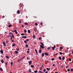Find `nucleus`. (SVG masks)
Masks as SVG:
<instances>
[{"mask_svg": "<svg viewBox=\"0 0 73 73\" xmlns=\"http://www.w3.org/2000/svg\"><path fill=\"white\" fill-rule=\"evenodd\" d=\"M13 32H15L16 34V35H17L18 33L17 32V31L16 30H15L13 31Z\"/></svg>", "mask_w": 73, "mask_h": 73, "instance_id": "f257e3e1", "label": "nucleus"}, {"mask_svg": "<svg viewBox=\"0 0 73 73\" xmlns=\"http://www.w3.org/2000/svg\"><path fill=\"white\" fill-rule=\"evenodd\" d=\"M29 65H31L32 64V61H30L29 62Z\"/></svg>", "mask_w": 73, "mask_h": 73, "instance_id": "f03ea898", "label": "nucleus"}, {"mask_svg": "<svg viewBox=\"0 0 73 73\" xmlns=\"http://www.w3.org/2000/svg\"><path fill=\"white\" fill-rule=\"evenodd\" d=\"M22 38H27V36H23L21 37Z\"/></svg>", "mask_w": 73, "mask_h": 73, "instance_id": "7ed1b4c3", "label": "nucleus"}, {"mask_svg": "<svg viewBox=\"0 0 73 73\" xmlns=\"http://www.w3.org/2000/svg\"><path fill=\"white\" fill-rule=\"evenodd\" d=\"M44 46L42 45H40V47L42 48V49H44Z\"/></svg>", "mask_w": 73, "mask_h": 73, "instance_id": "20e7f679", "label": "nucleus"}, {"mask_svg": "<svg viewBox=\"0 0 73 73\" xmlns=\"http://www.w3.org/2000/svg\"><path fill=\"white\" fill-rule=\"evenodd\" d=\"M52 50H54V49L56 48V46H54L53 47H52Z\"/></svg>", "mask_w": 73, "mask_h": 73, "instance_id": "39448f33", "label": "nucleus"}, {"mask_svg": "<svg viewBox=\"0 0 73 73\" xmlns=\"http://www.w3.org/2000/svg\"><path fill=\"white\" fill-rule=\"evenodd\" d=\"M0 52L1 53V54H3V53H4V52H3V50H1L0 51Z\"/></svg>", "mask_w": 73, "mask_h": 73, "instance_id": "423d86ee", "label": "nucleus"}, {"mask_svg": "<svg viewBox=\"0 0 73 73\" xmlns=\"http://www.w3.org/2000/svg\"><path fill=\"white\" fill-rule=\"evenodd\" d=\"M35 52H36V54L38 56V54H37V49H35Z\"/></svg>", "mask_w": 73, "mask_h": 73, "instance_id": "0eeeda50", "label": "nucleus"}, {"mask_svg": "<svg viewBox=\"0 0 73 73\" xmlns=\"http://www.w3.org/2000/svg\"><path fill=\"white\" fill-rule=\"evenodd\" d=\"M44 54H45V55H46V56H48V53L46 52H44Z\"/></svg>", "mask_w": 73, "mask_h": 73, "instance_id": "6e6552de", "label": "nucleus"}, {"mask_svg": "<svg viewBox=\"0 0 73 73\" xmlns=\"http://www.w3.org/2000/svg\"><path fill=\"white\" fill-rule=\"evenodd\" d=\"M34 30L35 32H37V29L36 28H34Z\"/></svg>", "mask_w": 73, "mask_h": 73, "instance_id": "1a4fd4ad", "label": "nucleus"}, {"mask_svg": "<svg viewBox=\"0 0 73 73\" xmlns=\"http://www.w3.org/2000/svg\"><path fill=\"white\" fill-rule=\"evenodd\" d=\"M3 45H4V46H6V44H5V42H3Z\"/></svg>", "mask_w": 73, "mask_h": 73, "instance_id": "9d476101", "label": "nucleus"}, {"mask_svg": "<svg viewBox=\"0 0 73 73\" xmlns=\"http://www.w3.org/2000/svg\"><path fill=\"white\" fill-rule=\"evenodd\" d=\"M16 50H17L18 51H19V50H20V49L19 48H16Z\"/></svg>", "mask_w": 73, "mask_h": 73, "instance_id": "9b49d317", "label": "nucleus"}, {"mask_svg": "<svg viewBox=\"0 0 73 73\" xmlns=\"http://www.w3.org/2000/svg\"><path fill=\"white\" fill-rule=\"evenodd\" d=\"M15 53L16 54H18V53H19V52L17 51H15Z\"/></svg>", "mask_w": 73, "mask_h": 73, "instance_id": "f8f14e48", "label": "nucleus"}, {"mask_svg": "<svg viewBox=\"0 0 73 73\" xmlns=\"http://www.w3.org/2000/svg\"><path fill=\"white\" fill-rule=\"evenodd\" d=\"M28 32L29 33H31V31L29 30H28Z\"/></svg>", "mask_w": 73, "mask_h": 73, "instance_id": "ddd939ff", "label": "nucleus"}, {"mask_svg": "<svg viewBox=\"0 0 73 73\" xmlns=\"http://www.w3.org/2000/svg\"><path fill=\"white\" fill-rule=\"evenodd\" d=\"M17 13L18 14H19L20 13V11H19V10H18L17 12Z\"/></svg>", "mask_w": 73, "mask_h": 73, "instance_id": "4468645a", "label": "nucleus"}, {"mask_svg": "<svg viewBox=\"0 0 73 73\" xmlns=\"http://www.w3.org/2000/svg\"><path fill=\"white\" fill-rule=\"evenodd\" d=\"M8 27H9V28H11V27H12V25H9V26H8Z\"/></svg>", "mask_w": 73, "mask_h": 73, "instance_id": "2eb2a0df", "label": "nucleus"}, {"mask_svg": "<svg viewBox=\"0 0 73 73\" xmlns=\"http://www.w3.org/2000/svg\"><path fill=\"white\" fill-rule=\"evenodd\" d=\"M46 69H47V70H48V71H49V70H50V68H46Z\"/></svg>", "mask_w": 73, "mask_h": 73, "instance_id": "dca6fc26", "label": "nucleus"}, {"mask_svg": "<svg viewBox=\"0 0 73 73\" xmlns=\"http://www.w3.org/2000/svg\"><path fill=\"white\" fill-rule=\"evenodd\" d=\"M25 25H28V23H25Z\"/></svg>", "mask_w": 73, "mask_h": 73, "instance_id": "f3484780", "label": "nucleus"}, {"mask_svg": "<svg viewBox=\"0 0 73 73\" xmlns=\"http://www.w3.org/2000/svg\"><path fill=\"white\" fill-rule=\"evenodd\" d=\"M35 35H33V38L34 39V38H35Z\"/></svg>", "mask_w": 73, "mask_h": 73, "instance_id": "a211bd4d", "label": "nucleus"}, {"mask_svg": "<svg viewBox=\"0 0 73 73\" xmlns=\"http://www.w3.org/2000/svg\"><path fill=\"white\" fill-rule=\"evenodd\" d=\"M39 52L40 53H42V51L41 50H40L39 51Z\"/></svg>", "mask_w": 73, "mask_h": 73, "instance_id": "6ab92c4d", "label": "nucleus"}, {"mask_svg": "<svg viewBox=\"0 0 73 73\" xmlns=\"http://www.w3.org/2000/svg\"><path fill=\"white\" fill-rule=\"evenodd\" d=\"M40 43L41 44V45H42L43 46H44V44H43V43H42V42H40Z\"/></svg>", "mask_w": 73, "mask_h": 73, "instance_id": "aec40b11", "label": "nucleus"}, {"mask_svg": "<svg viewBox=\"0 0 73 73\" xmlns=\"http://www.w3.org/2000/svg\"><path fill=\"white\" fill-rule=\"evenodd\" d=\"M12 36L13 38H14V35H13V33H12Z\"/></svg>", "mask_w": 73, "mask_h": 73, "instance_id": "412c9836", "label": "nucleus"}, {"mask_svg": "<svg viewBox=\"0 0 73 73\" xmlns=\"http://www.w3.org/2000/svg\"><path fill=\"white\" fill-rule=\"evenodd\" d=\"M16 45V44L14 43L12 44V46H15Z\"/></svg>", "mask_w": 73, "mask_h": 73, "instance_id": "4be33fe9", "label": "nucleus"}, {"mask_svg": "<svg viewBox=\"0 0 73 73\" xmlns=\"http://www.w3.org/2000/svg\"><path fill=\"white\" fill-rule=\"evenodd\" d=\"M24 42L25 43V44H27V40H24Z\"/></svg>", "mask_w": 73, "mask_h": 73, "instance_id": "5701e85b", "label": "nucleus"}, {"mask_svg": "<svg viewBox=\"0 0 73 73\" xmlns=\"http://www.w3.org/2000/svg\"><path fill=\"white\" fill-rule=\"evenodd\" d=\"M24 58H25V56H24L23 57H22V58H21V59L22 60H23Z\"/></svg>", "mask_w": 73, "mask_h": 73, "instance_id": "b1692460", "label": "nucleus"}, {"mask_svg": "<svg viewBox=\"0 0 73 73\" xmlns=\"http://www.w3.org/2000/svg\"><path fill=\"white\" fill-rule=\"evenodd\" d=\"M58 58L59 60H61V56H59Z\"/></svg>", "mask_w": 73, "mask_h": 73, "instance_id": "393cba45", "label": "nucleus"}, {"mask_svg": "<svg viewBox=\"0 0 73 73\" xmlns=\"http://www.w3.org/2000/svg\"><path fill=\"white\" fill-rule=\"evenodd\" d=\"M42 57H44V53H42Z\"/></svg>", "mask_w": 73, "mask_h": 73, "instance_id": "a878e982", "label": "nucleus"}, {"mask_svg": "<svg viewBox=\"0 0 73 73\" xmlns=\"http://www.w3.org/2000/svg\"><path fill=\"white\" fill-rule=\"evenodd\" d=\"M62 59L63 60H65V57L63 56L62 58Z\"/></svg>", "mask_w": 73, "mask_h": 73, "instance_id": "bb28decb", "label": "nucleus"}, {"mask_svg": "<svg viewBox=\"0 0 73 73\" xmlns=\"http://www.w3.org/2000/svg\"><path fill=\"white\" fill-rule=\"evenodd\" d=\"M29 72H30V73H31V69H29Z\"/></svg>", "mask_w": 73, "mask_h": 73, "instance_id": "cd10ccee", "label": "nucleus"}, {"mask_svg": "<svg viewBox=\"0 0 73 73\" xmlns=\"http://www.w3.org/2000/svg\"><path fill=\"white\" fill-rule=\"evenodd\" d=\"M0 70H1V71H3V68H0Z\"/></svg>", "mask_w": 73, "mask_h": 73, "instance_id": "c85d7f7f", "label": "nucleus"}, {"mask_svg": "<svg viewBox=\"0 0 73 73\" xmlns=\"http://www.w3.org/2000/svg\"><path fill=\"white\" fill-rule=\"evenodd\" d=\"M60 49H63V47L61 46L60 47Z\"/></svg>", "mask_w": 73, "mask_h": 73, "instance_id": "c756f323", "label": "nucleus"}, {"mask_svg": "<svg viewBox=\"0 0 73 73\" xmlns=\"http://www.w3.org/2000/svg\"><path fill=\"white\" fill-rule=\"evenodd\" d=\"M1 62L2 63H4V60H1Z\"/></svg>", "mask_w": 73, "mask_h": 73, "instance_id": "7c9ffc66", "label": "nucleus"}, {"mask_svg": "<svg viewBox=\"0 0 73 73\" xmlns=\"http://www.w3.org/2000/svg\"><path fill=\"white\" fill-rule=\"evenodd\" d=\"M24 35H25L24 33H22L21 34V36H24Z\"/></svg>", "mask_w": 73, "mask_h": 73, "instance_id": "2f4dec72", "label": "nucleus"}, {"mask_svg": "<svg viewBox=\"0 0 73 73\" xmlns=\"http://www.w3.org/2000/svg\"><path fill=\"white\" fill-rule=\"evenodd\" d=\"M29 39H26V41H27V42H28V41H29Z\"/></svg>", "mask_w": 73, "mask_h": 73, "instance_id": "473e14b6", "label": "nucleus"}, {"mask_svg": "<svg viewBox=\"0 0 73 73\" xmlns=\"http://www.w3.org/2000/svg\"><path fill=\"white\" fill-rule=\"evenodd\" d=\"M7 38H9V37H10V36H9V35H8V36H7Z\"/></svg>", "mask_w": 73, "mask_h": 73, "instance_id": "72a5a7b5", "label": "nucleus"}, {"mask_svg": "<svg viewBox=\"0 0 73 73\" xmlns=\"http://www.w3.org/2000/svg\"><path fill=\"white\" fill-rule=\"evenodd\" d=\"M35 73H37V70H35L34 71Z\"/></svg>", "mask_w": 73, "mask_h": 73, "instance_id": "f704fd0d", "label": "nucleus"}, {"mask_svg": "<svg viewBox=\"0 0 73 73\" xmlns=\"http://www.w3.org/2000/svg\"><path fill=\"white\" fill-rule=\"evenodd\" d=\"M31 68H34V66H33V65H31Z\"/></svg>", "mask_w": 73, "mask_h": 73, "instance_id": "c9c22d12", "label": "nucleus"}, {"mask_svg": "<svg viewBox=\"0 0 73 73\" xmlns=\"http://www.w3.org/2000/svg\"><path fill=\"white\" fill-rule=\"evenodd\" d=\"M26 48H28V44H26Z\"/></svg>", "mask_w": 73, "mask_h": 73, "instance_id": "e433bc0d", "label": "nucleus"}, {"mask_svg": "<svg viewBox=\"0 0 73 73\" xmlns=\"http://www.w3.org/2000/svg\"><path fill=\"white\" fill-rule=\"evenodd\" d=\"M50 49V47H48L47 48V49H48V50H49V49Z\"/></svg>", "mask_w": 73, "mask_h": 73, "instance_id": "4c0bfd02", "label": "nucleus"}, {"mask_svg": "<svg viewBox=\"0 0 73 73\" xmlns=\"http://www.w3.org/2000/svg\"><path fill=\"white\" fill-rule=\"evenodd\" d=\"M39 73H42V72L41 71H39Z\"/></svg>", "mask_w": 73, "mask_h": 73, "instance_id": "58836bf2", "label": "nucleus"}, {"mask_svg": "<svg viewBox=\"0 0 73 73\" xmlns=\"http://www.w3.org/2000/svg\"><path fill=\"white\" fill-rule=\"evenodd\" d=\"M43 71L44 72H46V70L45 69H44L43 70Z\"/></svg>", "mask_w": 73, "mask_h": 73, "instance_id": "ea45409f", "label": "nucleus"}, {"mask_svg": "<svg viewBox=\"0 0 73 73\" xmlns=\"http://www.w3.org/2000/svg\"><path fill=\"white\" fill-rule=\"evenodd\" d=\"M27 54H29V51H27Z\"/></svg>", "mask_w": 73, "mask_h": 73, "instance_id": "a19ab883", "label": "nucleus"}, {"mask_svg": "<svg viewBox=\"0 0 73 73\" xmlns=\"http://www.w3.org/2000/svg\"><path fill=\"white\" fill-rule=\"evenodd\" d=\"M68 60H69V61H72V59H71V58H69Z\"/></svg>", "mask_w": 73, "mask_h": 73, "instance_id": "79ce46f5", "label": "nucleus"}, {"mask_svg": "<svg viewBox=\"0 0 73 73\" xmlns=\"http://www.w3.org/2000/svg\"><path fill=\"white\" fill-rule=\"evenodd\" d=\"M6 58H9V56H6Z\"/></svg>", "mask_w": 73, "mask_h": 73, "instance_id": "37998d69", "label": "nucleus"}, {"mask_svg": "<svg viewBox=\"0 0 73 73\" xmlns=\"http://www.w3.org/2000/svg\"><path fill=\"white\" fill-rule=\"evenodd\" d=\"M41 39H42V38H41V37H40L39 38V40H41Z\"/></svg>", "mask_w": 73, "mask_h": 73, "instance_id": "c03bdc74", "label": "nucleus"}, {"mask_svg": "<svg viewBox=\"0 0 73 73\" xmlns=\"http://www.w3.org/2000/svg\"><path fill=\"white\" fill-rule=\"evenodd\" d=\"M40 24V25H43V23L42 22H41Z\"/></svg>", "mask_w": 73, "mask_h": 73, "instance_id": "a18cd8bd", "label": "nucleus"}, {"mask_svg": "<svg viewBox=\"0 0 73 73\" xmlns=\"http://www.w3.org/2000/svg\"><path fill=\"white\" fill-rule=\"evenodd\" d=\"M71 72H73V68H71Z\"/></svg>", "mask_w": 73, "mask_h": 73, "instance_id": "49530a36", "label": "nucleus"}, {"mask_svg": "<svg viewBox=\"0 0 73 73\" xmlns=\"http://www.w3.org/2000/svg\"><path fill=\"white\" fill-rule=\"evenodd\" d=\"M11 66H12V65H13V62H11Z\"/></svg>", "mask_w": 73, "mask_h": 73, "instance_id": "de8ad7c7", "label": "nucleus"}, {"mask_svg": "<svg viewBox=\"0 0 73 73\" xmlns=\"http://www.w3.org/2000/svg\"><path fill=\"white\" fill-rule=\"evenodd\" d=\"M60 55H62V52H60Z\"/></svg>", "mask_w": 73, "mask_h": 73, "instance_id": "09e8293b", "label": "nucleus"}, {"mask_svg": "<svg viewBox=\"0 0 73 73\" xmlns=\"http://www.w3.org/2000/svg\"><path fill=\"white\" fill-rule=\"evenodd\" d=\"M6 42L7 44L8 42H9V41L7 40L6 41Z\"/></svg>", "mask_w": 73, "mask_h": 73, "instance_id": "8fccbe9b", "label": "nucleus"}, {"mask_svg": "<svg viewBox=\"0 0 73 73\" xmlns=\"http://www.w3.org/2000/svg\"><path fill=\"white\" fill-rule=\"evenodd\" d=\"M68 67H69V65H67L66 66V68H68Z\"/></svg>", "mask_w": 73, "mask_h": 73, "instance_id": "3c124183", "label": "nucleus"}, {"mask_svg": "<svg viewBox=\"0 0 73 73\" xmlns=\"http://www.w3.org/2000/svg\"><path fill=\"white\" fill-rule=\"evenodd\" d=\"M67 71L68 72H70V69H67Z\"/></svg>", "mask_w": 73, "mask_h": 73, "instance_id": "603ef678", "label": "nucleus"}, {"mask_svg": "<svg viewBox=\"0 0 73 73\" xmlns=\"http://www.w3.org/2000/svg\"><path fill=\"white\" fill-rule=\"evenodd\" d=\"M37 25H38V24L37 23H35V25L36 26H37Z\"/></svg>", "mask_w": 73, "mask_h": 73, "instance_id": "864d4df0", "label": "nucleus"}, {"mask_svg": "<svg viewBox=\"0 0 73 73\" xmlns=\"http://www.w3.org/2000/svg\"><path fill=\"white\" fill-rule=\"evenodd\" d=\"M24 32L25 33H27V30H25L24 31Z\"/></svg>", "mask_w": 73, "mask_h": 73, "instance_id": "5fc2aeb1", "label": "nucleus"}, {"mask_svg": "<svg viewBox=\"0 0 73 73\" xmlns=\"http://www.w3.org/2000/svg\"><path fill=\"white\" fill-rule=\"evenodd\" d=\"M54 60V58H52L51 59V60L52 61H53V60Z\"/></svg>", "mask_w": 73, "mask_h": 73, "instance_id": "6e6d98bb", "label": "nucleus"}, {"mask_svg": "<svg viewBox=\"0 0 73 73\" xmlns=\"http://www.w3.org/2000/svg\"><path fill=\"white\" fill-rule=\"evenodd\" d=\"M8 64V62H6V63H5V65H7V64Z\"/></svg>", "mask_w": 73, "mask_h": 73, "instance_id": "4d7b16f0", "label": "nucleus"}, {"mask_svg": "<svg viewBox=\"0 0 73 73\" xmlns=\"http://www.w3.org/2000/svg\"><path fill=\"white\" fill-rule=\"evenodd\" d=\"M52 66H55V64H53L52 65Z\"/></svg>", "mask_w": 73, "mask_h": 73, "instance_id": "13d9d810", "label": "nucleus"}, {"mask_svg": "<svg viewBox=\"0 0 73 73\" xmlns=\"http://www.w3.org/2000/svg\"><path fill=\"white\" fill-rule=\"evenodd\" d=\"M42 70V68L40 67V70Z\"/></svg>", "mask_w": 73, "mask_h": 73, "instance_id": "bf43d9fd", "label": "nucleus"}, {"mask_svg": "<svg viewBox=\"0 0 73 73\" xmlns=\"http://www.w3.org/2000/svg\"><path fill=\"white\" fill-rule=\"evenodd\" d=\"M11 40L12 41V42H14V40H13L12 39Z\"/></svg>", "mask_w": 73, "mask_h": 73, "instance_id": "052dcab7", "label": "nucleus"}, {"mask_svg": "<svg viewBox=\"0 0 73 73\" xmlns=\"http://www.w3.org/2000/svg\"><path fill=\"white\" fill-rule=\"evenodd\" d=\"M2 17H3V18H5V16H2Z\"/></svg>", "mask_w": 73, "mask_h": 73, "instance_id": "680f3d73", "label": "nucleus"}, {"mask_svg": "<svg viewBox=\"0 0 73 73\" xmlns=\"http://www.w3.org/2000/svg\"><path fill=\"white\" fill-rule=\"evenodd\" d=\"M66 52H68V50H66Z\"/></svg>", "mask_w": 73, "mask_h": 73, "instance_id": "e2e57ef3", "label": "nucleus"}, {"mask_svg": "<svg viewBox=\"0 0 73 73\" xmlns=\"http://www.w3.org/2000/svg\"><path fill=\"white\" fill-rule=\"evenodd\" d=\"M11 40H12V36H11Z\"/></svg>", "mask_w": 73, "mask_h": 73, "instance_id": "0e129e2a", "label": "nucleus"}, {"mask_svg": "<svg viewBox=\"0 0 73 73\" xmlns=\"http://www.w3.org/2000/svg\"><path fill=\"white\" fill-rule=\"evenodd\" d=\"M19 23H21V21H19Z\"/></svg>", "mask_w": 73, "mask_h": 73, "instance_id": "69168bd1", "label": "nucleus"}, {"mask_svg": "<svg viewBox=\"0 0 73 73\" xmlns=\"http://www.w3.org/2000/svg\"><path fill=\"white\" fill-rule=\"evenodd\" d=\"M30 50H31V49H30L29 48V49H28V50H29V51Z\"/></svg>", "mask_w": 73, "mask_h": 73, "instance_id": "338daca9", "label": "nucleus"}, {"mask_svg": "<svg viewBox=\"0 0 73 73\" xmlns=\"http://www.w3.org/2000/svg\"><path fill=\"white\" fill-rule=\"evenodd\" d=\"M48 71H46V72H44V73H48Z\"/></svg>", "mask_w": 73, "mask_h": 73, "instance_id": "774afa93", "label": "nucleus"}]
</instances>
